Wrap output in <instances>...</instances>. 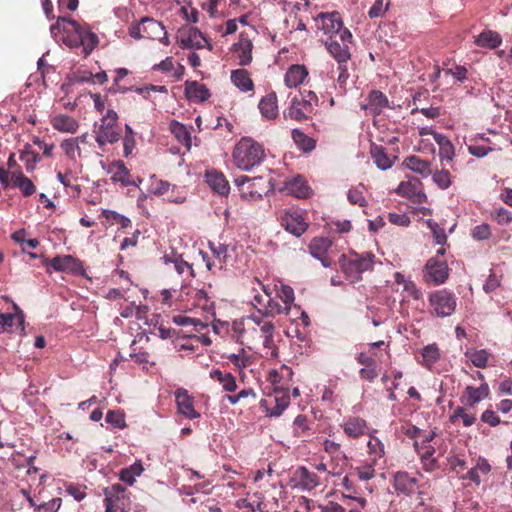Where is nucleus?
<instances>
[{
    "label": "nucleus",
    "instance_id": "nucleus-1",
    "mask_svg": "<svg viewBox=\"0 0 512 512\" xmlns=\"http://www.w3.org/2000/svg\"><path fill=\"white\" fill-rule=\"evenodd\" d=\"M50 30L54 35L62 32L63 42L70 48L81 47L85 55L90 54L98 44V36L88 26L81 25L69 17H58Z\"/></svg>",
    "mask_w": 512,
    "mask_h": 512
},
{
    "label": "nucleus",
    "instance_id": "nucleus-2",
    "mask_svg": "<svg viewBox=\"0 0 512 512\" xmlns=\"http://www.w3.org/2000/svg\"><path fill=\"white\" fill-rule=\"evenodd\" d=\"M234 164L241 170L249 171L259 165L265 158L262 144L250 137H242L233 150Z\"/></svg>",
    "mask_w": 512,
    "mask_h": 512
},
{
    "label": "nucleus",
    "instance_id": "nucleus-3",
    "mask_svg": "<svg viewBox=\"0 0 512 512\" xmlns=\"http://www.w3.org/2000/svg\"><path fill=\"white\" fill-rule=\"evenodd\" d=\"M375 256L372 253H350L348 255H341L339 264L342 272L346 278L351 282L361 279L363 272L370 271L374 265Z\"/></svg>",
    "mask_w": 512,
    "mask_h": 512
},
{
    "label": "nucleus",
    "instance_id": "nucleus-4",
    "mask_svg": "<svg viewBox=\"0 0 512 512\" xmlns=\"http://www.w3.org/2000/svg\"><path fill=\"white\" fill-rule=\"evenodd\" d=\"M120 137L121 127L118 124V115L114 110L109 109L101 118L95 140L100 147H103L107 143L114 144L118 142Z\"/></svg>",
    "mask_w": 512,
    "mask_h": 512
},
{
    "label": "nucleus",
    "instance_id": "nucleus-5",
    "mask_svg": "<svg viewBox=\"0 0 512 512\" xmlns=\"http://www.w3.org/2000/svg\"><path fill=\"white\" fill-rule=\"evenodd\" d=\"M325 47L328 50L329 54L336 60L338 64V82L340 84H344L349 78L348 62L351 59L349 45L345 43H340L337 39L330 37L325 42Z\"/></svg>",
    "mask_w": 512,
    "mask_h": 512
},
{
    "label": "nucleus",
    "instance_id": "nucleus-6",
    "mask_svg": "<svg viewBox=\"0 0 512 512\" xmlns=\"http://www.w3.org/2000/svg\"><path fill=\"white\" fill-rule=\"evenodd\" d=\"M105 512H128L130 506L129 492L119 483L104 489Z\"/></svg>",
    "mask_w": 512,
    "mask_h": 512
},
{
    "label": "nucleus",
    "instance_id": "nucleus-7",
    "mask_svg": "<svg viewBox=\"0 0 512 512\" xmlns=\"http://www.w3.org/2000/svg\"><path fill=\"white\" fill-rule=\"evenodd\" d=\"M43 266L52 268L57 272H66L76 276L87 277L83 262L71 255L56 256L52 259L43 258ZM48 273H51L47 269Z\"/></svg>",
    "mask_w": 512,
    "mask_h": 512
},
{
    "label": "nucleus",
    "instance_id": "nucleus-8",
    "mask_svg": "<svg viewBox=\"0 0 512 512\" xmlns=\"http://www.w3.org/2000/svg\"><path fill=\"white\" fill-rule=\"evenodd\" d=\"M266 318L267 317L264 316L261 309H259L257 313L249 316L248 320L253 324V327L251 328V331L250 329L244 330L242 337L244 338L246 335L254 334L259 331L263 338L264 347L271 348L273 346L275 326L272 321L267 320Z\"/></svg>",
    "mask_w": 512,
    "mask_h": 512
},
{
    "label": "nucleus",
    "instance_id": "nucleus-9",
    "mask_svg": "<svg viewBox=\"0 0 512 512\" xmlns=\"http://www.w3.org/2000/svg\"><path fill=\"white\" fill-rule=\"evenodd\" d=\"M235 184L239 187L241 197L245 200H259L267 191L263 177L249 178L241 175L235 179Z\"/></svg>",
    "mask_w": 512,
    "mask_h": 512
},
{
    "label": "nucleus",
    "instance_id": "nucleus-10",
    "mask_svg": "<svg viewBox=\"0 0 512 512\" xmlns=\"http://www.w3.org/2000/svg\"><path fill=\"white\" fill-rule=\"evenodd\" d=\"M429 303L438 317L452 315L457 306L454 294L444 289L432 292L429 296Z\"/></svg>",
    "mask_w": 512,
    "mask_h": 512
},
{
    "label": "nucleus",
    "instance_id": "nucleus-11",
    "mask_svg": "<svg viewBox=\"0 0 512 512\" xmlns=\"http://www.w3.org/2000/svg\"><path fill=\"white\" fill-rule=\"evenodd\" d=\"M448 276L449 268L446 261L439 260L437 257H432L425 264L423 270L425 282L440 285L447 280Z\"/></svg>",
    "mask_w": 512,
    "mask_h": 512
},
{
    "label": "nucleus",
    "instance_id": "nucleus-12",
    "mask_svg": "<svg viewBox=\"0 0 512 512\" xmlns=\"http://www.w3.org/2000/svg\"><path fill=\"white\" fill-rule=\"evenodd\" d=\"M178 40L182 48L202 49L207 45L209 50H212V45L208 42L206 37L194 27H187L179 30Z\"/></svg>",
    "mask_w": 512,
    "mask_h": 512
},
{
    "label": "nucleus",
    "instance_id": "nucleus-13",
    "mask_svg": "<svg viewBox=\"0 0 512 512\" xmlns=\"http://www.w3.org/2000/svg\"><path fill=\"white\" fill-rule=\"evenodd\" d=\"M281 226L296 237H300L308 228L302 213L298 210L286 211L281 215Z\"/></svg>",
    "mask_w": 512,
    "mask_h": 512
},
{
    "label": "nucleus",
    "instance_id": "nucleus-14",
    "mask_svg": "<svg viewBox=\"0 0 512 512\" xmlns=\"http://www.w3.org/2000/svg\"><path fill=\"white\" fill-rule=\"evenodd\" d=\"M16 313L0 312V333H15L24 331V315L17 304L13 305Z\"/></svg>",
    "mask_w": 512,
    "mask_h": 512
},
{
    "label": "nucleus",
    "instance_id": "nucleus-15",
    "mask_svg": "<svg viewBox=\"0 0 512 512\" xmlns=\"http://www.w3.org/2000/svg\"><path fill=\"white\" fill-rule=\"evenodd\" d=\"M175 400L178 412L188 419L200 417V414L194 409V399L184 388H178L175 393Z\"/></svg>",
    "mask_w": 512,
    "mask_h": 512
},
{
    "label": "nucleus",
    "instance_id": "nucleus-16",
    "mask_svg": "<svg viewBox=\"0 0 512 512\" xmlns=\"http://www.w3.org/2000/svg\"><path fill=\"white\" fill-rule=\"evenodd\" d=\"M332 246V241L326 237H315L309 244L310 254L321 261L324 267H330L332 260L327 256L328 250Z\"/></svg>",
    "mask_w": 512,
    "mask_h": 512
},
{
    "label": "nucleus",
    "instance_id": "nucleus-17",
    "mask_svg": "<svg viewBox=\"0 0 512 512\" xmlns=\"http://www.w3.org/2000/svg\"><path fill=\"white\" fill-rule=\"evenodd\" d=\"M143 20V38L157 39L161 43L168 45L169 40L164 25L150 17H144Z\"/></svg>",
    "mask_w": 512,
    "mask_h": 512
},
{
    "label": "nucleus",
    "instance_id": "nucleus-18",
    "mask_svg": "<svg viewBox=\"0 0 512 512\" xmlns=\"http://www.w3.org/2000/svg\"><path fill=\"white\" fill-rule=\"evenodd\" d=\"M413 446L421 459L422 467L425 471L432 472L438 468V458L434 456L436 450L432 445L422 444L415 440Z\"/></svg>",
    "mask_w": 512,
    "mask_h": 512
},
{
    "label": "nucleus",
    "instance_id": "nucleus-19",
    "mask_svg": "<svg viewBox=\"0 0 512 512\" xmlns=\"http://www.w3.org/2000/svg\"><path fill=\"white\" fill-rule=\"evenodd\" d=\"M231 50L238 57L240 66H247L252 62L253 43L244 33H240L238 42L232 45Z\"/></svg>",
    "mask_w": 512,
    "mask_h": 512
},
{
    "label": "nucleus",
    "instance_id": "nucleus-20",
    "mask_svg": "<svg viewBox=\"0 0 512 512\" xmlns=\"http://www.w3.org/2000/svg\"><path fill=\"white\" fill-rule=\"evenodd\" d=\"M107 172L111 174V180L114 183L120 182L123 186L136 185L135 180L131 179V174L122 160H116L108 165Z\"/></svg>",
    "mask_w": 512,
    "mask_h": 512
},
{
    "label": "nucleus",
    "instance_id": "nucleus-21",
    "mask_svg": "<svg viewBox=\"0 0 512 512\" xmlns=\"http://www.w3.org/2000/svg\"><path fill=\"white\" fill-rule=\"evenodd\" d=\"M489 386L487 383L479 387L467 386L461 396V402L469 407H474L477 403L487 398L489 395Z\"/></svg>",
    "mask_w": 512,
    "mask_h": 512
},
{
    "label": "nucleus",
    "instance_id": "nucleus-22",
    "mask_svg": "<svg viewBox=\"0 0 512 512\" xmlns=\"http://www.w3.org/2000/svg\"><path fill=\"white\" fill-rule=\"evenodd\" d=\"M421 185V182L417 178L411 179L409 181H402L398 185L396 192L403 197H408L417 201L418 203H421L424 199H426V195L421 192Z\"/></svg>",
    "mask_w": 512,
    "mask_h": 512
},
{
    "label": "nucleus",
    "instance_id": "nucleus-23",
    "mask_svg": "<svg viewBox=\"0 0 512 512\" xmlns=\"http://www.w3.org/2000/svg\"><path fill=\"white\" fill-rule=\"evenodd\" d=\"M184 92L186 98L194 103L204 102L211 96L209 89L197 81H186Z\"/></svg>",
    "mask_w": 512,
    "mask_h": 512
},
{
    "label": "nucleus",
    "instance_id": "nucleus-24",
    "mask_svg": "<svg viewBox=\"0 0 512 512\" xmlns=\"http://www.w3.org/2000/svg\"><path fill=\"white\" fill-rule=\"evenodd\" d=\"M258 108L263 118L275 120L279 115L278 99L274 91L261 98Z\"/></svg>",
    "mask_w": 512,
    "mask_h": 512
},
{
    "label": "nucleus",
    "instance_id": "nucleus-25",
    "mask_svg": "<svg viewBox=\"0 0 512 512\" xmlns=\"http://www.w3.org/2000/svg\"><path fill=\"white\" fill-rule=\"evenodd\" d=\"M344 433L353 439L365 435L368 430L366 420L360 417H350L342 425Z\"/></svg>",
    "mask_w": 512,
    "mask_h": 512
},
{
    "label": "nucleus",
    "instance_id": "nucleus-26",
    "mask_svg": "<svg viewBox=\"0 0 512 512\" xmlns=\"http://www.w3.org/2000/svg\"><path fill=\"white\" fill-rule=\"evenodd\" d=\"M418 479L407 472H397L394 475V488L403 494H411L417 489Z\"/></svg>",
    "mask_w": 512,
    "mask_h": 512
},
{
    "label": "nucleus",
    "instance_id": "nucleus-27",
    "mask_svg": "<svg viewBox=\"0 0 512 512\" xmlns=\"http://www.w3.org/2000/svg\"><path fill=\"white\" fill-rule=\"evenodd\" d=\"M313 110H306V104L303 103L299 98L294 97L290 106L286 111H284V117L290 118L298 122L305 121L309 118V114H311Z\"/></svg>",
    "mask_w": 512,
    "mask_h": 512
},
{
    "label": "nucleus",
    "instance_id": "nucleus-28",
    "mask_svg": "<svg viewBox=\"0 0 512 512\" xmlns=\"http://www.w3.org/2000/svg\"><path fill=\"white\" fill-rule=\"evenodd\" d=\"M307 76L308 70L304 65L294 64L288 68L284 82L287 87L296 88Z\"/></svg>",
    "mask_w": 512,
    "mask_h": 512
},
{
    "label": "nucleus",
    "instance_id": "nucleus-29",
    "mask_svg": "<svg viewBox=\"0 0 512 512\" xmlns=\"http://www.w3.org/2000/svg\"><path fill=\"white\" fill-rule=\"evenodd\" d=\"M474 44L481 48L496 49L502 44V36L493 30H483L475 37Z\"/></svg>",
    "mask_w": 512,
    "mask_h": 512
},
{
    "label": "nucleus",
    "instance_id": "nucleus-30",
    "mask_svg": "<svg viewBox=\"0 0 512 512\" xmlns=\"http://www.w3.org/2000/svg\"><path fill=\"white\" fill-rule=\"evenodd\" d=\"M52 127L60 132L75 133L79 127L78 122L66 114H58L51 119Z\"/></svg>",
    "mask_w": 512,
    "mask_h": 512
},
{
    "label": "nucleus",
    "instance_id": "nucleus-31",
    "mask_svg": "<svg viewBox=\"0 0 512 512\" xmlns=\"http://www.w3.org/2000/svg\"><path fill=\"white\" fill-rule=\"evenodd\" d=\"M206 179L209 186L213 191L218 194L225 196L229 193L230 186L225 176L217 171H211L206 173Z\"/></svg>",
    "mask_w": 512,
    "mask_h": 512
},
{
    "label": "nucleus",
    "instance_id": "nucleus-32",
    "mask_svg": "<svg viewBox=\"0 0 512 512\" xmlns=\"http://www.w3.org/2000/svg\"><path fill=\"white\" fill-rule=\"evenodd\" d=\"M295 479L302 488L312 490L319 485V477L314 472L309 471L306 467H299L295 472Z\"/></svg>",
    "mask_w": 512,
    "mask_h": 512
},
{
    "label": "nucleus",
    "instance_id": "nucleus-33",
    "mask_svg": "<svg viewBox=\"0 0 512 512\" xmlns=\"http://www.w3.org/2000/svg\"><path fill=\"white\" fill-rule=\"evenodd\" d=\"M405 166L411 171L418 173L422 177H428L432 174L431 162L427 160H423L418 156L412 155L408 156L404 160Z\"/></svg>",
    "mask_w": 512,
    "mask_h": 512
},
{
    "label": "nucleus",
    "instance_id": "nucleus-34",
    "mask_svg": "<svg viewBox=\"0 0 512 512\" xmlns=\"http://www.w3.org/2000/svg\"><path fill=\"white\" fill-rule=\"evenodd\" d=\"M322 29L325 34H335L341 30L343 22L339 12L321 13Z\"/></svg>",
    "mask_w": 512,
    "mask_h": 512
},
{
    "label": "nucleus",
    "instance_id": "nucleus-35",
    "mask_svg": "<svg viewBox=\"0 0 512 512\" xmlns=\"http://www.w3.org/2000/svg\"><path fill=\"white\" fill-rule=\"evenodd\" d=\"M285 189L297 198H307L310 194V188L305 179L298 175L285 184Z\"/></svg>",
    "mask_w": 512,
    "mask_h": 512
},
{
    "label": "nucleus",
    "instance_id": "nucleus-36",
    "mask_svg": "<svg viewBox=\"0 0 512 512\" xmlns=\"http://www.w3.org/2000/svg\"><path fill=\"white\" fill-rule=\"evenodd\" d=\"M389 106V101L386 95L379 90H372L368 95V103L366 108L375 115H379L384 108Z\"/></svg>",
    "mask_w": 512,
    "mask_h": 512
},
{
    "label": "nucleus",
    "instance_id": "nucleus-37",
    "mask_svg": "<svg viewBox=\"0 0 512 512\" xmlns=\"http://www.w3.org/2000/svg\"><path fill=\"white\" fill-rule=\"evenodd\" d=\"M232 83L242 92H249L254 89V82L245 69H236L231 72Z\"/></svg>",
    "mask_w": 512,
    "mask_h": 512
},
{
    "label": "nucleus",
    "instance_id": "nucleus-38",
    "mask_svg": "<svg viewBox=\"0 0 512 512\" xmlns=\"http://www.w3.org/2000/svg\"><path fill=\"white\" fill-rule=\"evenodd\" d=\"M162 260L165 264L173 263L174 269L179 275H183L185 272H187V277L185 278V280L195 278L196 275L193 266L186 262L181 255H177L174 258H171L168 255H164L162 257Z\"/></svg>",
    "mask_w": 512,
    "mask_h": 512
},
{
    "label": "nucleus",
    "instance_id": "nucleus-39",
    "mask_svg": "<svg viewBox=\"0 0 512 512\" xmlns=\"http://www.w3.org/2000/svg\"><path fill=\"white\" fill-rule=\"evenodd\" d=\"M291 137L297 148L304 153H309L316 147V140L307 136L300 129H293L291 132Z\"/></svg>",
    "mask_w": 512,
    "mask_h": 512
},
{
    "label": "nucleus",
    "instance_id": "nucleus-40",
    "mask_svg": "<svg viewBox=\"0 0 512 512\" xmlns=\"http://www.w3.org/2000/svg\"><path fill=\"white\" fill-rule=\"evenodd\" d=\"M170 131L175 136V138L186 147L187 150H190L192 145L191 140V132L188 127L184 124L173 120L170 123Z\"/></svg>",
    "mask_w": 512,
    "mask_h": 512
},
{
    "label": "nucleus",
    "instance_id": "nucleus-41",
    "mask_svg": "<svg viewBox=\"0 0 512 512\" xmlns=\"http://www.w3.org/2000/svg\"><path fill=\"white\" fill-rule=\"evenodd\" d=\"M11 179L13 185L21 190L23 196L29 197L36 192V187L31 181V179L26 177L20 170L17 172H13L11 175Z\"/></svg>",
    "mask_w": 512,
    "mask_h": 512
},
{
    "label": "nucleus",
    "instance_id": "nucleus-42",
    "mask_svg": "<svg viewBox=\"0 0 512 512\" xmlns=\"http://www.w3.org/2000/svg\"><path fill=\"white\" fill-rule=\"evenodd\" d=\"M370 153L378 168L387 170L393 165L394 161L388 156L383 146L372 144Z\"/></svg>",
    "mask_w": 512,
    "mask_h": 512
},
{
    "label": "nucleus",
    "instance_id": "nucleus-43",
    "mask_svg": "<svg viewBox=\"0 0 512 512\" xmlns=\"http://www.w3.org/2000/svg\"><path fill=\"white\" fill-rule=\"evenodd\" d=\"M275 405L268 408L266 413L271 417L280 416L290 404V396L287 392L276 391L274 396Z\"/></svg>",
    "mask_w": 512,
    "mask_h": 512
},
{
    "label": "nucleus",
    "instance_id": "nucleus-44",
    "mask_svg": "<svg viewBox=\"0 0 512 512\" xmlns=\"http://www.w3.org/2000/svg\"><path fill=\"white\" fill-rule=\"evenodd\" d=\"M210 376L212 379L218 381L226 392L232 393L238 388L235 377L229 372L214 370L210 373Z\"/></svg>",
    "mask_w": 512,
    "mask_h": 512
},
{
    "label": "nucleus",
    "instance_id": "nucleus-45",
    "mask_svg": "<svg viewBox=\"0 0 512 512\" xmlns=\"http://www.w3.org/2000/svg\"><path fill=\"white\" fill-rule=\"evenodd\" d=\"M227 359L239 371L249 367L254 362L253 356L247 353L244 348L239 349L238 353H231L227 355Z\"/></svg>",
    "mask_w": 512,
    "mask_h": 512
},
{
    "label": "nucleus",
    "instance_id": "nucleus-46",
    "mask_svg": "<svg viewBox=\"0 0 512 512\" xmlns=\"http://www.w3.org/2000/svg\"><path fill=\"white\" fill-rule=\"evenodd\" d=\"M268 300L267 303L263 305L262 313H264L265 317H275L279 314H288L289 310L285 305H281L278 301L277 297L272 298L269 294H267Z\"/></svg>",
    "mask_w": 512,
    "mask_h": 512
},
{
    "label": "nucleus",
    "instance_id": "nucleus-47",
    "mask_svg": "<svg viewBox=\"0 0 512 512\" xmlns=\"http://www.w3.org/2000/svg\"><path fill=\"white\" fill-rule=\"evenodd\" d=\"M440 359V350L436 344H429L422 349V364L431 367Z\"/></svg>",
    "mask_w": 512,
    "mask_h": 512
},
{
    "label": "nucleus",
    "instance_id": "nucleus-48",
    "mask_svg": "<svg viewBox=\"0 0 512 512\" xmlns=\"http://www.w3.org/2000/svg\"><path fill=\"white\" fill-rule=\"evenodd\" d=\"M367 447L368 453L374 464H376L377 460L381 459L385 455V446L383 442L375 436H370Z\"/></svg>",
    "mask_w": 512,
    "mask_h": 512
},
{
    "label": "nucleus",
    "instance_id": "nucleus-49",
    "mask_svg": "<svg viewBox=\"0 0 512 512\" xmlns=\"http://www.w3.org/2000/svg\"><path fill=\"white\" fill-rule=\"evenodd\" d=\"M20 159L25 162L27 172H33L40 161V156L32 150L30 144H26L20 153Z\"/></svg>",
    "mask_w": 512,
    "mask_h": 512
},
{
    "label": "nucleus",
    "instance_id": "nucleus-50",
    "mask_svg": "<svg viewBox=\"0 0 512 512\" xmlns=\"http://www.w3.org/2000/svg\"><path fill=\"white\" fill-rule=\"evenodd\" d=\"M323 448L326 453L332 456V458H335L337 460H341L343 463H347L348 457L346 454L341 450V444L337 443L335 441L326 439L323 443Z\"/></svg>",
    "mask_w": 512,
    "mask_h": 512
},
{
    "label": "nucleus",
    "instance_id": "nucleus-51",
    "mask_svg": "<svg viewBox=\"0 0 512 512\" xmlns=\"http://www.w3.org/2000/svg\"><path fill=\"white\" fill-rule=\"evenodd\" d=\"M143 471L142 464L140 462L132 464L128 468H124L120 471V479L132 485L135 481V476H139Z\"/></svg>",
    "mask_w": 512,
    "mask_h": 512
},
{
    "label": "nucleus",
    "instance_id": "nucleus-52",
    "mask_svg": "<svg viewBox=\"0 0 512 512\" xmlns=\"http://www.w3.org/2000/svg\"><path fill=\"white\" fill-rule=\"evenodd\" d=\"M194 298L196 300L197 306L201 307L204 311L208 313L214 312L215 304L210 300V297L205 290H196Z\"/></svg>",
    "mask_w": 512,
    "mask_h": 512
},
{
    "label": "nucleus",
    "instance_id": "nucleus-53",
    "mask_svg": "<svg viewBox=\"0 0 512 512\" xmlns=\"http://www.w3.org/2000/svg\"><path fill=\"white\" fill-rule=\"evenodd\" d=\"M311 430L308 419L305 415H298L293 421V435L302 437Z\"/></svg>",
    "mask_w": 512,
    "mask_h": 512
},
{
    "label": "nucleus",
    "instance_id": "nucleus-54",
    "mask_svg": "<svg viewBox=\"0 0 512 512\" xmlns=\"http://www.w3.org/2000/svg\"><path fill=\"white\" fill-rule=\"evenodd\" d=\"M276 297L279 298L283 305L290 311L291 305L294 302V290L288 285H281L276 292Z\"/></svg>",
    "mask_w": 512,
    "mask_h": 512
},
{
    "label": "nucleus",
    "instance_id": "nucleus-55",
    "mask_svg": "<svg viewBox=\"0 0 512 512\" xmlns=\"http://www.w3.org/2000/svg\"><path fill=\"white\" fill-rule=\"evenodd\" d=\"M433 181L435 184L442 190H445L451 185V175L450 172L446 169H442L440 171H436L433 174Z\"/></svg>",
    "mask_w": 512,
    "mask_h": 512
},
{
    "label": "nucleus",
    "instance_id": "nucleus-56",
    "mask_svg": "<svg viewBox=\"0 0 512 512\" xmlns=\"http://www.w3.org/2000/svg\"><path fill=\"white\" fill-rule=\"evenodd\" d=\"M469 359L475 367L485 368L488 364L489 353L486 350H476L469 354Z\"/></svg>",
    "mask_w": 512,
    "mask_h": 512
},
{
    "label": "nucleus",
    "instance_id": "nucleus-57",
    "mask_svg": "<svg viewBox=\"0 0 512 512\" xmlns=\"http://www.w3.org/2000/svg\"><path fill=\"white\" fill-rule=\"evenodd\" d=\"M106 422L120 429H123L126 426L124 414L116 410L108 411L106 415Z\"/></svg>",
    "mask_w": 512,
    "mask_h": 512
},
{
    "label": "nucleus",
    "instance_id": "nucleus-58",
    "mask_svg": "<svg viewBox=\"0 0 512 512\" xmlns=\"http://www.w3.org/2000/svg\"><path fill=\"white\" fill-rule=\"evenodd\" d=\"M79 138L66 139L61 143V148L70 159H75L76 152L80 153Z\"/></svg>",
    "mask_w": 512,
    "mask_h": 512
},
{
    "label": "nucleus",
    "instance_id": "nucleus-59",
    "mask_svg": "<svg viewBox=\"0 0 512 512\" xmlns=\"http://www.w3.org/2000/svg\"><path fill=\"white\" fill-rule=\"evenodd\" d=\"M390 5V0H376L373 6L368 11V15L370 18H378L384 15V13L388 10Z\"/></svg>",
    "mask_w": 512,
    "mask_h": 512
},
{
    "label": "nucleus",
    "instance_id": "nucleus-60",
    "mask_svg": "<svg viewBox=\"0 0 512 512\" xmlns=\"http://www.w3.org/2000/svg\"><path fill=\"white\" fill-rule=\"evenodd\" d=\"M301 95L302 98L300 100L306 104V110H314V108L319 105V99L315 92L303 90Z\"/></svg>",
    "mask_w": 512,
    "mask_h": 512
},
{
    "label": "nucleus",
    "instance_id": "nucleus-61",
    "mask_svg": "<svg viewBox=\"0 0 512 512\" xmlns=\"http://www.w3.org/2000/svg\"><path fill=\"white\" fill-rule=\"evenodd\" d=\"M248 397H252L253 399L256 398V393L254 392L253 389H242L241 391H239L237 394L235 395H229L227 394L225 396V399L231 404V405H235L237 404L238 402H240L242 399H245V398H248Z\"/></svg>",
    "mask_w": 512,
    "mask_h": 512
},
{
    "label": "nucleus",
    "instance_id": "nucleus-62",
    "mask_svg": "<svg viewBox=\"0 0 512 512\" xmlns=\"http://www.w3.org/2000/svg\"><path fill=\"white\" fill-rule=\"evenodd\" d=\"M471 235L476 240H487L491 236L490 226L485 223L477 225L472 229Z\"/></svg>",
    "mask_w": 512,
    "mask_h": 512
},
{
    "label": "nucleus",
    "instance_id": "nucleus-63",
    "mask_svg": "<svg viewBox=\"0 0 512 512\" xmlns=\"http://www.w3.org/2000/svg\"><path fill=\"white\" fill-rule=\"evenodd\" d=\"M61 498H53L47 502L39 504L37 512H57L61 506Z\"/></svg>",
    "mask_w": 512,
    "mask_h": 512
},
{
    "label": "nucleus",
    "instance_id": "nucleus-64",
    "mask_svg": "<svg viewBox=\"0 0 512 512\" xmlns=\"http://www.w3.org/2000/svg\"><path fill=\"white\" fill-rule=\"evenodd\" d=\"M374 463L358 467L356 469L357 477L362 481H368L375 476Z\"/></svg>",
    "mask_w": 512,
    "mask_h": 512
}]
</instances>
